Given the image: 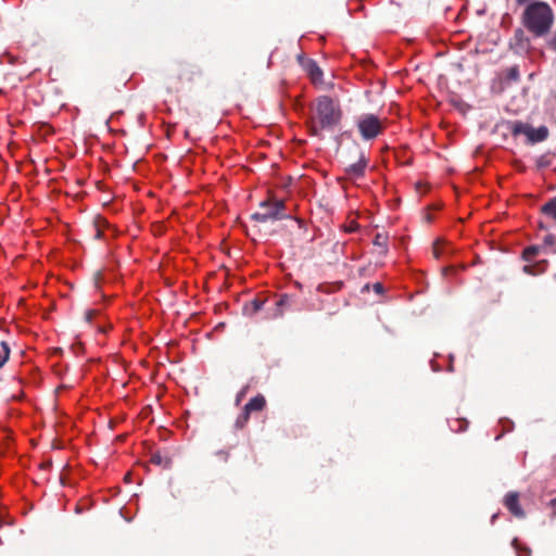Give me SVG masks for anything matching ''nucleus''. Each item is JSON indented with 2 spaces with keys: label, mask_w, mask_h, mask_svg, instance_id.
Listing matches in <instances>:
<instances>
[{
  "label": "nucleus",
  "mask_w": 556,
  "mask_h": 556,
  "mask_svg": "<svg viewBox=\"0 0 556 556\" xmlns=\"http://www.w3.org/2000/svg\"><path fill=\"white\" fill-rule=\"evenodd\" d=\"M298 61L315 86L323 84L324 73L316 61L305 59L303 55H299Z\"/></svg>",
  "instance_id": "7"
},
{
  "label": "nucleus",
  "mask_w": 556,
  "mask_h": 556,
  "mask_svg": "<svg viewBox=\"0 0 556 556\" xmlns=\"http://www.w3.org/2000/svg\"><path fill=\"white\" fill-rule=\"evenodd\" d=\"M94 230H96L94 238L100 239L102 237L103 232H102L99 224L94 225Z\"/></svg>",
  "instance_id": "23"
},
{
  "label": "nucleus",
  "mask_w": 556,
  "mask_h": 556,
  "mask_svg": "<svg viewBox=\"0 0 556 556\" xmlns=\"http://www.w3.org/2000/svg\"><path fill=\"white\" fill-rule=\"evenodd\" d=\"M150 462L153 465L160 466L164 469H169L172 467L173 460L168 455H163L160 452H155L151 455Z\"/></svg>",
  "instance_id": "11"
},
{
  "label": "nucleus",
  "mask_w": 556,
  "mask_h": 556,
  "mask_svg": "<svg viewBox=\"0 0 556 556\" xmlns=\"http://www.w3.org/2000/svg\"><path fill=\"white\" fill-rule=\"evenodd\" d=\"M289 304V296L288 295H282L278 301H277V306H285Z\"/></svg>",
  "instance_id": "22"
},
{
  "label": "nucleus",
  "mask_w": 556,
  "mask_h": 556,
  "mask_svg": "<svg viewBox=\"0 0 556 556\" xmlns=\"http://www.w3.org/2000/svg\"><path fill=\"white\" fill-rule=\"evenodd\" d=\"M97 314H98V311H96V309H87V311L85 312V316H84V318H85V320H86L87 323H91L92 318H93Z\"/></svg>",
  "instance_id": "21"
},
{
  "label": "nucleus",
  "mask_w": 556,
  "mask_h": 556,
  "mask_svg": "<svg viewBox=\"0 0 556 556\" xmlns=\"http://www.w3.org/2000/svg\"><path fill=\"white\" fill-rule=\"evenodd\" d=\"M374 290L376 293H382L383 292V286L380 282H376L374 285Z\"/></svg>",
  "instance_id": "25"
},
{
  "label": "nucleus",
  "mask_w": 556,
  "mask_h": 556,
  "mask_svg": "<svg viewBox=\"0 0 556 556\" xmlns=\"http://www.w3.org/2000/svg\"><path fill=\"white\" fill-rule=\"evenodd\" d=\"M503 504L516 518L522 519L526 517V513L520 505V494L518 492H508L503 498Z\"/></svg>",
  "instance_id": "8"
},
{
  "label": "nucleus",
  "mask_w": 556,
  "mask_h": 556,
  "mask_svg": "<svg viewBox=\"0 0 556 556\" xmlns=\"http://www.w3.org/2000/svg\"><path fill=\"white\" fill-rule=\"evenodd\" d=\"M427 220L431 222V216L430 215L427 216Z\"/></svg>",
  "instance_id": "36"
},
{
  "label": "nucleus",
  "mask_w": 556,
  "mask_h": 556,
  "mask_svg": "<svg viewBox=\"0 0 556 556\" xmlns=\"http://www.w3.org/2000/svg\"><path fill=\"white\" fill-rule=\"evenodd\" d=\"M443 244V241L438 239L434 241L432 247V253L435 258H440L441 254L443 253V249L441 245Z\"/></svg>",
  "instance_id": "19"
},
{
  "label": "nucleus",
  "mask_w": 556,
  "mask_h": 556,
  "mask_svg": "<svg viewBox=\"0 0 556 556\" xmlns=\"http://www.w3.org/2000/svg\"><path fill=\"white\" fill-rule=\"evenodd\" d=\"M457 424H459V428L457 430L464 431L466 430L468 422L466 420H456Z\"/></svg>",
  "instance_id": "26"
},
{
  "label": "nucleus",
  "mask_w": 556,
  "mask_h": 556,
  "mask_svg": "<svg viewBox=\"0 0 556 556\" xmlns=\"http://www.w3.org/2000/svg\"><path fill=\"white\" fill-rule=\"evenodd\" d=\"M245 394V389H243L237 396V402H239Z\"/></svg>",
  "instance_id": "30"
},
{
  "label": "nucleus",
  "mask_w": 556,
  "mask_h": 556,
  "mask_svg": "<svg viewBox=\"0 0 556 556\" xmlns=\"http://www.w3.org/2000/svg\"><path fill=\"white\" fill-rule=\"evenodd\" d=\"M542 213L556 219V197L542 206Z\"/></svg>",
  "instance_id": "15"
},
{
  "label": "nucleus",
  "mask_w": 556,
  "mask_h": 556,
  "mask_svg": "<svg viewBox=\"0 0 556 556\" xmlns=\"http://www.w3.org/2000/svg\"><path fill=\"white\" fill-rule=\"evenodd\" d=\"M518 4H525L529 2L530 0H516Z\"/></svg>",
  "instance_id": "34"
},
{
  "label": "nucleus",
  "mask_w": 556,
  "mask_h": 556,
  "mask_svg": "<svg viewBox=\"0 0 556 556\" xmlns=\"http://www.w3.org/2000/svg\"><path fill=\"white\" fill-rule=\"evenodd\" d=\"M545 242H546V243H552V242H553V237H552V236H547V237L545 238Z\"/></svg>",
  "instance_id": "32"
},
{
  "label": "nucleus",
  "mask_w": 556,
  "mask_h": 556,
  "mask_svg": "<svg viewBox=\"0 0 556 556\" xmlns=\"http://www.w3.org/2000/svg\"><path fill=\"white\" fill-rule=\"evenodd\" d=\"M250 414L251 413L249 410H245V408L243 407L242 413L236 419V422H235L236 428H238V429L244 428L250 419Z\"/></svg>",
  "instance_id": "17"
},
{
  "label": "nucleus",
  "mask_w": 556,
  "mask_h": 556,
  "mask_svg": "<svg viewBox=\"0 0 556 556\" xmlns=\"http://www.w3.org/2000/svg\"><path fill=\"white\" fill-rule=\"evenodd\" d=\"M538 253L539 248L535 245H530L523 250L522 257L525 261L530 262L536 256Z\"/></svg>",
  "instance_id": "18"
},
{
  "label": "nucleus",
  "mask_w": 556,
  "mask_h": 556,
  "mask_svg": "<svg viewBox=\"0 0 556 556\" xmlns=\"http://www.w3.org/2000/svg\"><path fill=\"white\" fill-rule=\"evenodd\" d=\"M265 301L260 299H254L243 305V314L247 316H253L257 312H260L264 305Z\"/></svg>",
  "instance_id": "12"
},
{
  "label": "nucleus",
  "mask_w": 556,
  "mask_h": 556,
  "mask_svg": "<svg viewBox=\"0 0 556 556\" xmlns=\"http://www.w3.org/2000/svg\"><path fill=\"white\" fill-rule=\"evenodd\" d=\"M10 346L5 341L0 342V368H2L10 358Z\"/></svg>",
  "instance_id": "14"
},
{
  "label": "nucleus",
  "mask_w": 556,
  "mask_h": 556,
  "mask_svg": "<svg viewBox=\"0 0 556 556\" xmlns=\"http://www.w3.org/2000/svg\"><path fill=\"white\" fill-rule=\"evenodd\" d=\"M290 214L286 213V204L283 200H266L260 204V211L252 214L251 218L258 223H268L289 218Z\"/></svg>",
  "instance_id": "4"
},
{
  "label": "nucleus",
  "mask_w": 556,
  "mask_h": 556,
  "mask_svg": "<svg viewBox=\"0 0 556 556\" xmlns=\"http://www.w3.org/2000/svg\"><path fill=\"white\" fill-rule=\"evenodd\" d=\"M342 119V110L338 100L320 96L315 102V114L308 128L312 136L319 137L323 130H333Z\"/></svg>",
  "instance_id": "1"
},
{
  "label": "nucleus",
  "mask_w": 556,
  "mask_h": 556,
  "mask_svg": "<svg viewBox=\"0 0 556 556\" xmlns=\"http://www.w3.org/2000/svg\"><path fill=\"white\" fill-rule=\"evenodd\" d=\"M538 166L539 167H546L548 166V162L545 161V156H542L538 160Z\"/></svg>",
  "instance_id": "24"
},
{
  "label": "nucleus",
  "mask_w": 556,
  "mask_h": 556,
  "mask_svg": "<svg viewBox=\"0 0 556 556\" xmlns=\"http://www.w3.org/2000/svg\"><path fill=\"white\" fill-rule=\"evenodd\" d=\"M357 129L364 140H372L384 130V123L377 115L367 113L357 118Z\"/></svg>",
  "instance_id": "6"
},
{
  "label": "nucleus",
  "mask_w": 556,
  "mask_h": 556,
  "mask_svg": "<svg viewBox=\"0 0 556 556\" xmlns=\"http://www.w3.org/2000/svg\"><path fill=\"white\" fill-rule=\"evenodd\" d=\"M507 128L510 130L514 137L525 135L527 137V142L531 144L544 141L547 139L549 134L546 126L533 128L530 124L522 123L520 121L508 122Z\"/></svg>",
  "instance_id": "5"
},
{
  "label": "nucleus",
  "mask_w": 556,
  "mask_h": 556,
  "mask_svg": "<svg viewBox=\"0 0 556 556\" xmlns=\"http://www.w3.org/2000/svg\"><path fill=\"white\" fill-rule=\"evenodd\" d=\"M23 396H24V393H23V392H21V393H20V394H17V395H12L10 400H11V401H21V400L23 399Z\"/></svg>",
  "instance_id": "29"
},
{
  "label": "nucleus",
  "mask_w": 556,
  "mask_h": 556,
  "mask_svg": "<svg viewBox=\"0 0 556 556\" xmlns=\"http://www.w3.org/2000/svg\"><path fill=\"white\" fill-rule=\"evenodd\" d=\"M201 76V70L189 63H179L174 73L168 76V92H178L184 86L193 84Z\"/></svg>",
  "instance_id": "3"
},
{
  "label": "nucleus",
  "mask_w": 556,
  "mask_h": 556,
  "mask_svg": "<svg viewBox=\"0 0 556 556\" xmlns=\"http://www.w3.org/2000/svg\"><path fill=\"white\" fill-rule=\"evenodd\" d=\"M374 244L380 249V254L388 252V236L384 233H377L374 239Z\"/></svg>",
  "instance_id": "13"
},
{
  "label": "nucleus",
  "mask_w": 556,
  "mask_h": 556,
  "mask_svg": "<svg viewBox=\"0 0 556 556\" xmlns=\"http://www.w3.org/2000/svg\"><path fill=\"white\" fill-rule=\"evenodd\" d=\"M549 47L556 51V34L552 37L551 41H549Z\"/></svg>",
  "instance_id": "28"
},
{
  "label": "nucleus",
  "mask_w": 556,
  "mask_h": 556,
  "mask_svg": "<svg viewBox=\"0 0 556 556\" xmlns=\"http://www.w3.org/2000/svg\"><path fill=\"white\" fill-rule=\"evenodd\" d=\"M523 271L529 274V275H534L533 266H531V265H526L523 267Z\"/></svg>",
  "instance_id": "27"
},
{
  "label": "nucleus",
  "mask_w": 556,
  "mask_h": 556,
  "mask_svg": "<svg viewBox=\"0 0 556 556\" xmlns=\"http://www.w3.org/2000/svg\"><path fill=\"white\" fill-rule=\"evenodd\" d=\"M497 516H498V514H494V515L492 516V518H491V522H492V523H494V521L496 520Z\"/></svg>",
  "instance_id": "35"
},
{
  "label": "nucleus",
  "mask_w": 556,
  "mask_h": 556,
  "mask_svg": "<svg viewBox=\"0 0 556 556\" xmlns=\"http://www.w3.org/2000/svg\"><path fill=\"white\" fill-rule=\"evenodd\" d=\"M522 22L530 33L540 37L551 30L554 23V13L546 2L536 1L526 8Z\"/></svg>",
  "instance_id": "2"
},
{
  "label": "nucleus",
  "mask_w": 556,
  "mask_h": 556,
  "mask_svg": "<svg viewBox=\"0 0 556 556\" xmlns=\"http://www.w3.org/2000/svg\"><path fill=\"white\" fill-rule=\"evenodd\" d=\"M507 78L510 80L519 79V70L517 66H511L507 70Z\"/></svg>",
  "instance_id": "20"
},
{
  "label": "nucleus",
  "mask_w": 556,
  "mask_h": 556,
  "mask_svg": "<svg viewBox=\"0 0 556 556\" xmlns=\"http://www.w3.org/2000/svg\"><path fill=\"white\" fill-rule=\"evenodd\" d=\"M358 151V159L356 162L349 164L345 167V173L350 178H362L365 175V170L368 165V159L365 156L358 147H355Z\"/></svg>",
  "instance_id": "9"
},
{
  "label": "nucleus",
  "mask_w": 556,
  "mask_h": 556,
  "mask_svg": "<svg viewBox=\"0 0 556 556\" xmlns=\"http://www.w3.org/2000/svg\"><path fill=\"white\" fill-rule=\"evenodd\" d=\"M266 405V400L262 394H257L256 396L252 397L245 405V410L252 412H261L264 409Z\"/></svg>",
  "instance_id": "10"
},
{
  "label": "nucleus",
  "mask_w": 556,
  "mask_h": 556,
  "mask_svg": "<svg viewBox=\"0 0 556 556\" xmlns=\"http://www.w3.org/2000/svg\"><path fill=\"white\" fill-rule=\"evenodd\" d=\"M217 454H218V455H220V457H223L225 460H226V459H227V457H228V453L223 452V451H219Z\"/></svg>",
  "instance_id": "31"
},
{
  "label": "nucleus",
  "mask_w": 556,
  "mask_h": 556,
  "mask_svg": "<svg viewBox=\"0 0 556 556\" xmlns=\"http://www.w3.org/2000/svg\"><path fill=\"white\" fill-rule=\"evenodd\" d=\"M450 270H454V268H453V267H445V268L443 269V274H444V275H446V274H447V271H450Z\"/></svg>",
  "instance_id": "33"
},
{
  "label": "nucleus",
  "mask_w": 556,
  "mask_h": 556,
  "mask_svg": "<svg viewBox=\"0 0 556 556\" xmlns=\"http://www.w3.org/2000/svg\"><path fill=\"white\" fill-rule=\"evenodd\" d=\"M511 544L516 549L517 556H531V548L522 545L518 539H514Z\"/></svg>",
  "instance_id": "16"
}]
</instances>
